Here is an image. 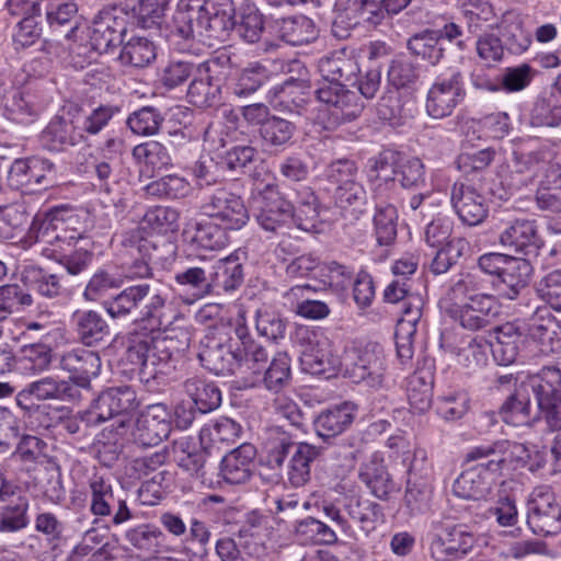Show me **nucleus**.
I'll use <instances>...</instances> for the list:
<instances>
[{"instance_id":"5fc2aeb1","label":"nucleus","mask_w":561,"mask_h":561,"mask_svg":"<svg viewBox=\"0 0 561 561\" xmlns=\"http://www.w3.org/2000/svg\"><path fill=\"white\" fill-rule=\"evenodd\" d=\"M30 501L20 495L14 502L0 507V534H15L30 525Z\"/></svg>"},{"instance_id":"13d9d810","label":"nucleus","mask_w":561,"mask_h":561,"mask_svg":"<svg viewBox=\"0 0 561 561\" xmlns=\"http://www.w3.org/2000/svg\"><path fill=\"white\" fill-rule=\"evenodd\" d=\"M172 0H137L131 8L134 23L141 28L159 27Z\"/></svg>"},{"instance_id":"dca6fc26","label":"nucleus","mask_w":561,"mask_h":561,"mask_svg":"<svg viewBox=\"0 0 561 561\" xmlns=\"http://www.w3.org/2000/svg\"><path fill=\"white\" fill-rule=\"evenodd\" d=\"M287 67L288 72L297 71L298 77H289L272 89L274 107L301 115L310 98V84L306 79L307 69L299 60L289 61Z\"/></svg>"},{"instance_id":"e433bc0d","label":"nucleus","mask_w":561,"mask_h":561,"mask_svg":"<svg viewBox=\"0 0 561 561\" xmlns=\"http://www.w3.org/2000/svg\"><path fill=\"white\" fill-rule=\"evenodd\" d=\"M1 104L3 115L16 124L30 125L38 118L39 110L35 96L24 88H11L5 91Z\"/></svg>"},{"instance_id":"7ed1b4c3","label":"nucleus","mask_w":561,"mask_h":561,"mask_svg":"<svg viewBox=\"0 0 561 561\" xmlns=\"http://www.w3.org/2000/svg\"><path fill=\"white\" fill-rule=\"evenodd\" d=\"M275 436L266 445V465L272 469H280L289 456L287 481L294 488H301L311 480V467L321 461L328 447L309 442L296 443L291 435L275 427Z\"/></svg>"},{"instance_id":"a211bd4d","label":"nucleus","mask_w":561,"mask_h":561,"mask_svg":"<svg viewBox=\"0 0 561 561\" xmlns=\"http://www.w3.org/2000/svg\"><path fill=\"white\" fill-rule=\"evenodd\" d=\"M171 433V413L163 403L148 405L136 419L131 436L141 447H153Z\"/></svg>"},{"instance_id":"9b49d317","label":"nucleus","mask_w":561,"mask_h":561,"mask_svg":"<svg viewBox=\"0 0 561 561\" xmlns=\"http://www.w3.org/2000/svg\"><path fill=\"white\" fill-rule=\"evenodd\" d=\"M201 209L203 214L219 220L226 229L239 230L249 221V211L241 196L224 185L204 192Z\"/></svg>"},{"instance_id":"9d476101","label":"nucleus","mask_w":561,"mask_h":561,"mask_svg":"<svg viewBox=\"0 0 561 561\" xmlns=\"http://www.w3.org/2000/svg\"><path fill=\"white\" fill-rule=\"evenodd\" d=\"M202 4L180 2L172 15L169 41L180 53H195V43L205 42Z\"/></svg>"},{"instance_id":"774afa93","label":"nucleus","mask_w":561,"mask_h":561,"mask_svg":"<svg viewBox=\"0 0 561 561\" xmlns=\"http://www.w3.org/2000/svg\"><path fill=\"white\" fill-rule=\"evenodd\" d=\"M25 279L33 290L46 298H57L66 291L61 276L42 267L27 270Z\"/></svg>"},{"instance_id":"72a5a7b5","label":"nucleus","mask_w":561,"mask_h":561,"mask_svg":"<svg viewBox=\"0 0 561 561\" xmlns=\"http://www.w3.org/2000/svg\"><path fill=\"white\" fill-rule=\"evenodd\" d=\"M126 289L129 294L135 316H137L139 308L144 306L141 319L157 321L158 324H161L167 295L161 290L160 286L151 283H140L126 287Z\"/></svg>"},{"instance_id":"a18cd8bd","label":"nucleus","mask_w":561,"mask_h":561,"mask_svg":"<svg viewBox=\"0 0 561 561\" xmlns=\"http://www.w3.org/2000/svg\"><path fill=\"white\" fill-rule=\"evenodd\" d=\"M68 209L65 206H57L47 210L38 211L28 228V237L36 242H50L49 238L60 233L64 229L65 214Z\"/></svg>"},{"instance_id":"20e7f679","label":"nucleus","mask_w":561,"mask_h":561,"mask_svg":"<svg viewBox=\"0 0 561 561\" xmlns=\"http://www.w3.org/2000/svg\"><path fill=\"white\" fill-rule=\"evenodd\" d=\"M138 407L136 391L130 386L112 387L102 391L91 408L80 414L87 426L113 421L107 427L115 438L123 437L130 428L128 414Z\"/></svg>"},{"instance_id":"bf43d9fd","label":"nucleus","mask_w":561,"mask_h":561,"mask_svg":"<svg viewBox=\"0 0 561 561\" xmlns=\"http://www.w3.org/2000/svg\"><path fill=\"white\" fill-rule=\"evenodd\" d=\"M78 5L72 0L49 3L46 8V21L55 32H62L65 37L70 38L78 24L76 22Z\"/></svg>"},{"instance_id":"de8ad7c7","label":"nucleus","mask_w":561,"mask_h":561,"mask_svg":"<svg viewBox=\"0 0 561 561\" xmlns=\"http://www.w3.org/2000/svg\"><path fill=\"white\" fill-rule=\"evenodd\" d=\"M493 481L470 467L454 481L453 493L463 500L479 501L490 494Z\"/></svg>"},{"instance_id":"2eb2a0df","label":"nucleus","mask_w":561,"mask_h":561,"mask_svg":"<svg viewBox=\"0 0 561 561\" xmlns=\"http://www.w3.org/2000/svg\"><path fill=\"white\" fill-rule=\"evenodd\" d=\"M7 182L11 188L26 192H33L35 186L48 188L57 182L56 167L39 157L15 159L8 171Z\"/></svg>"},{"instance_id":"ddd939ff","label":"nucleus","mask_w":561,"mask_h":561,"mask_svg":"<svg viewBox=\"0 0 561 561\" xmlns=\"http://www.w3.org/2000/svg\"><path fill=\"white\" fill-rule=\"evenodd\" d=\"M527 525L539 536L561 531V506L549 486L541 485L531 492L527 502Z\"/></svg>"},{"instance_id":"3c124183","label":"nucleus","mask_w":561,"mask_h":561,"mask_svg":"<svg viewBox=\"0 0 561 561\" xmlns=\"http://www.w3.org/2000/svg\"><path fill=\"white\" fill-rule=\"evenodd\" d=\"M529 123L534 127H557L561 125V95L550 88L540 95L530 111Z\"/></svg>"},{"instance_id":"e2e57ef3","label":"nucleus","mask_w":561,"mask_h":561,"mask_svg":"<svg viewBox=\"0 0 561 561\" xmlns=\"http://www.w3.org/2000/svg\"><path fill=\"white\" fill-rule=\"evenodd\" d=\"M350 13L356 18V23L366 30H376L389 24L381 0H352Z\"/></svg>"},{"instance_id":"5701e85b","label":"nucleus","mask_w":561,"mask_h":561,"mask_svg":"<svg viewBox=\"0 0 561 561\" xmlns=\"http://www.w3.org/2000/svg\"><path fill=\"white\" fill-rule=\"evenodd\" d=\"M130 262L126 263V277L129 279L150 278L152 276L151 261L154 259L157 244L145 238L138 230L128 232L122 241Z\"/></svg>"},{"instance_id":"4468645a","label":"nucleus","mask_w":561,"mask_h":561,"mask_svg":"<svg viewBox=\"0 0 561 561\" xmlns=\"http://www.w3.org/2000/svg\"><path fill=\"white\" fill-rule=\"evenodd\" d=\"M466 89L463 75L460 70H451L448 75L438 76L431 85L425 108L433 118H445L465 100Z\"/></svg>"},{"instance_id":"412c9836","label":"nucleus","mask_w":561,"mask_h":561,"mask_svg":"<svg viewBox=\"0 0 561 561\" xmlns=\"http://www.w3.org/2000/svg\"><path fill=\"white\" fill-rule=\"evenodd\" d=\"M356 416V405L345 401L320 411L312 421L316 435L330 448L334 439L347 431Z\"/></svg>"},{"instance_id":"2f4dec72","label":"nucleus","mask_w":561,"mask_h":561,"mask_svg":"<svg viewBox=\"0 0 561 561\" xmlns=\"http://www.w3.org/2000/svg\"><path fill=\"white\" fill-rule=\"evenodd\" d=\"M206 39L224 42L233 31L236 9L231 0H205L203 2Z\"/></svg>"},{"instance_id":"4be33fe9","label":"nucleus","mask_w":561,"mask_h":561,"mask_svg":"<svg viewBox=\"0 0 561 561\" xmlns=\"http://www.w3.org/2000/svg\"><path fill=\"white\" fill-rule=\"evenodd\" d=\"M267 27L274 36L293 46L309 44L318 37L313 21L302 14L288 16L270 14Z\"/></svg>"},{"instance_id":"f3484780","label":"nucleus","mask_w":561,"mask_h":561,"mask_svg":"<svg viewBox=\"0 0 561 561\" xmlns=\"http://www.w3.org/2000/svg\"><path fill=\"white\" fill-rule=\"evenodd\" d=\"M253 203L256 221L266 231L276 232L293 217L291 203L285 199L273 184H266L254 196Z\"/></svg>"},{"instance_id":"338daca9","label":"nucleus","mask_w":561,"mask_h":561,"mask_svg":"<svg viewBox=\"0 0 561 561\" xmlns=\"http://www.w3.org/2000/svg\"><path fill=\"white\" fill-rule=\"evenodd\" d=\"M126 540L136 549L154 554L161 551L167 540L165 535L151 525H139L126 531Z\"/></svg>"},{"instance_id":"b1692460","label":"nucleus","mask_w":561,"mask_h":561,"mask_svg":"<svg viewBox=\"0 0 561 561\" xmlns=\"http://www.w3.org/2000/svg\"><path fill=\"white\" fill-rule=\"evenodd\" d=\"M495 342L490 346L499 364H513L527 341V328L519 321L506 322L492 329Z\"/></svg>"},{"instance_id":"7c9ffc66","label":"nucleus","mask_w":561,"mask_h":561,"mask_svg":"<svg viewBox=\"0 0 561 561\" xmlns=\"http://www.w3.org/2000/svg\"><path fill=\"white\" fill-rule=\"evenodd\" d=\"M271 77L267 67L259 61L236 70L230 78L226 75L225 89L228 100L245 99L262 88Z\"/></svg>"},{"instance_id":"052dcab7","label":"nucleus","mask_w":561,"mask_h":561,"mask_svg":"<svg viewBox=\"0 0 561 561\" xmlns=\"http://www.w3.org/2000/svg\"><path fill=\"white\" fill-rule=\"evenodd\" d=\"M242 434V426L237 421L220 416L206 423L199 431L202 444L209 443H236Z\"/></svg>"},{"instance_id":"393cba45","label":"nucleus","mask_w":561,"mask_h":561,"mask_svg":"<svg viewBox=\"0 0 561 561\" xmlns=\"http://www.w3.org/2000/svg\"><path fill=\"white\" fill-rule=\"evenodd\" d=\"M450 201L455 213L463 225L474 227L482 224L489 214L485 198L478 191L463 183L451 187Z\"/></svg>"},{"instance_id":"603ef678","label":"nucleus","mask_w":561,"mask_h":561,"mask_svg":"<svg viewBox=\"0 0 561 561\" xmlns=\"http://www.w3.org/2000/svg\"><path fill=\"white\" fill-rule=\"evenodd\" d=\"M233 30L247 43L259 42L264 31V20L257 7L253 3H243L236 11Z\"/></svg>"},{"instance_id":"864d4df0","label":"nucleus","mask_w":561,"mask_h":561,"mask_svg":"<svg viewBox=\"0 0 561 561\" xmlns=\"http://www.w3.org/2000/svg\"><path fill=\"white\" fill-rule=\"evenodd\" d=\"M172 454L180 468L191 476L204 477V467L207 460V453L204 448L187 439H181L173 443Z\"/></svg>"},{"instance_id":"49530a36","label":"nucleus","mask_w":561,"mask_h":561,"mask_svg":"<svg viewBox=\"0 0 561 561\" xmlns=\"http://www.w3.org/2000/svg\"><path fill=\"white\" fill-rule=\"evenodd\" d=\"M30 392L37 400L77 401L81 399V391L70 381L45 377L31 382Z\"/></svg>"},{"instance_id":"f8f14e48","label":"nucleus","mask_w":561,"mask_h":561,"mask_svg":"<svg viewBox=\"0 0 561 561\" xmlns=\"http://www.w3.org/2000/svg\"><path fill=\"white\" fill-rule=\"evenodd\" d=\"M219 58L199 62L197 73L187 88V100L201 108L216 107L228 100L225 89L226 73L218 71Z\"/></svg>"},{"instance_id":"58836bf2","label":"nucleus","mask_w":561,"mask_h":561,"mask_svg":"<svg viewBox=\"0 0 561 561\" xmlns=\"http://www.w3.org/2000/svg\"><path fill=\"white\" fill-rule=\"evenodd\" d=\"M182 387L199 414L213 412L221 404V390L216 382L203 376L194 375L187 377L183 381Z\"/></svg>"},{"instance_id":"79ce46f5","label":"nucleus","mask_w":561,"mask_h":561,"mask_svg":"<svg viewBox=\"0 0 561 561\" xmlns=\"http://www.w3.org/2000/svg\"><path fill=\"white\" fill-rule=\"evenodd\" d=\"M344 511L368 535L385 519L383 508L369 499L352 495L345 499Z\"/></svg>"},{"instance_id":"a878e982","label":"nucleus","mask_w":561,"mask_h":561,"mask_svg":"<svg viewBox=\"0 0 561 561\" xmlns=\"http://www.w3.org/2000/svg\"><path fill=\"white\" fill-rule=\"evenodd\" d=\"M531 274L529 259L511 256L500 276L491 280V288L500 297L514 300L527 288Z\"/></svg>"},{"instance_id":"69168bd1","label":"nucleus","mask_w":561,"mask_h":561,"mask_svg":"<svg viewBox=\"0 0 561 561\" xmlns=\"http://www.w3.org/2000/svg\"><path fill=\"white\" fill-rule=\"evenodd\" d=\"M144 190L150 197L176 199L187 196L191 185L183 176L169 174L148 183Z\"/></svg>"},{"instance_id":"39448f33","label":"nucleus","mask_w":561,"mask_h":561,"mask_svg":"<svg viewBox=\"0 0 561 561\" xmlns=\"http://www.w3.org/2000/svg\"><path fill=\"white\" fill-rule=\"evenodd\" d=\"M234 325L220 324L199 343L197 358L201 365L219 376L241 374V353Z\"/></svg>"},{"instance_id":"09e8293b","label":"nucleus","mask_w":561,"mask_h":561,"mask_svg":"<svg viewBox=\"0 0 561 561\" xmlns=\"http://www.w3.org/2000/svg\"><path fill=\"white\" fill-rule=\"evenodd\" d=\"M209 259L202 257L194 266L175 274L179 285L188 287L196 299L213 295Z\"/></svg>"},{"instance_id":"cd10ccee","label":"nucleus","mask_w":561,"mask_h":561,"mask_svg":"<svg viewBox=\"0 0 561 561\" xmlns=\"http://www.w3.org/2000/svg\"><path fill=\"white\" fill-rule=\"evenodd\" d=\"M499 302L494 295L474 296L455 310V319L463 329L484 330L493 324L499 316Z\"/></svg>"},{"instance_id":"a19ab883","label":"nucleus","mask_w":561,"mask_h":561,"mask_svg":"<svg viewBox=\"0 0 561 561\" xmlns=\"http://www.w3.org/2000/svg\"><path fill=\"white\" fill-rule=\"evenodd\" d=\"M71 325L77 337L87 346L95 345L110 334L106 321L94 310L75 311Z\"/></svg>"},{"instance_id":"6ab92c4d","label":"nucleus","mask_w":561,"mask_h":561,"mask_svg":"<svg viewBox=\"0 0 561 561\" xmlns=\"http://www.w3.org/2000/svg\"><path fill=\"white\" fill-rule=\"evenodd\" d=\"M91 492L90 511L94 516H112V524L117 526L131 518L126 500L115 494L112 484L103 477L94 474L89 482Z\"/></svg>"},{"instance_id":"37998d69","label":"nucleus","mask_w":561,"mask_h":561,"mask_svg":"<svg viewBox=\"0 0 561 561\" xmlns=\"http://www.w3.org/2000/svg\"><path fill=\"white\" fill-rule=\"evenodd\" d=\"M442 33L426 28L412 35L407 42L409 53L431 66H436L443 59L445 48L442 43Z\"/></svg>"},{"instance_id":"bb28decb","label":"nucleus","mask_w":561,"mask_h":561,"mask_svg":"<svg viewBox=\"0 0 561 561\" xmlns=\"http://www.w3.org/2000/svg\"><path fill=\"white\" fill-rule=\"evenodd\" d=\"M60 368L70 374L69 380L81 391L88 390L91 377L98 376L101 369L100 356L90 350L77 348L65 353L60 358Z\"/></svg>"},{"instance_id":"423d86ee","label":"nucleus","mask_w":561,"mask_h":561,"mask_svg":"<svg viewBox=\"0 0 561 561\" xmlns=\"http://www.w3.org/2000/svg\"><path fill=\"white\" fill-rule=\"evenodd\" d=\"M534 396L540 417L551 432L561 430V368L557 365L543 366L523 380Z\"/></svg>"},{"instance_id":"680f3d73","label":"nucleus","mask_w":561,"mask_h":561,"mask_svg":"<svg viewBox=\"0 0 561 561\" xmlns=\"http://www.w3.org/2000/svg\"><path fill=\"white\" fill-rule=\"evenodd\" d=\"M295 131L296 126L291 122L277 116H271V118L260 127L263 146L274 150H283L290 144Z\"/></svg>"},{"instance_id":"0e129e2a","label":"nucleus","mask_w":561,"mask_h":561,"mask_svg":"<svg viewBox=\"0 0 561 561\" xmlns=\"http://www.w3.org/2000/svg\"><path fill=\"white\" fill-rule=\"evenodd\" d=\"M260 380V378H257ZM291 380L290 358L287 353L278 352L272 358L261 378L265 389L279 393Z\"/></svg>"},{"instance_id":"f257e3e1","label":"nucleus","mask_w":561,"mask_h":561,"mask_svg":"<svg viewBox=\"0 0 561 561\" xmlns=\"http://www.w3.org/2000/svg\"><path fill=\"white\" fill-rule=\"evenodd\" d=\"M191 339L190 329L183 327H170L163 332L136 330L127 336L119 365L124 373L137 375L142 382L170 375L188 350Z\"/></svg>"},{"instance_id":"c85d7f7f","label":"nucleus","mask_w":561,"mask_h":561,"mask_svg":"<svg viewBox=\"0 0 561 561\" xmlns=\"http://www.w3.org/2000/svg\"><path fill=\"white\" fill-rule=\"evenodd\" d=\"M41 144L50 151H65L85 141L80 125L72 117L56 115L41 133Z\"/></svg>"},{"instance_id":"f03ea898","label":"nucleus","mask_w":561,"mask_h":561,"mask_svg":"<svg viewBox=\"0 0 561 561\" xmlns=\"http://www.w3.org/2000/svg\"><path fill=\"white\" fill-rule=\"evenodd\" d=\"M318 70L324 82L314 93L320 102L330 106L332 127L356 119L364 110V103L355 91L346 87H354L357 82L360 71L357 60L343 50L334 51L319 59Z\"/></svg>"},{"instance_id":"aec40b11","label":"nucleus","mask_w":561,"mask_h":561,"mask_svg":"<svg viewBox=\"0 0 561 561\" xmlns=\"http://www.w3.org/2000/svg\"><path fill=\"white\" fill-rule=\"evenodd\" d=\"M499 243L501 247L529 259L538 255L543 240L535 220L515 219L500 232Z\"/></svg>"},{"instance_id":"473e14b6","label":"nucleus","mask_w":561,"mask_h":561,"mask_svg":"<svg viewBox=\"0 0 561 561\" xmlns=\"http://www.w3.org/2000/svg\"><path fill=\"white\" fill-rule=\"evenodd\" d=\"M256 448L249 443L229 451L220 462V476L230 484L247 483L255 468Z\"/></svg>"},{"instance_id":"4d7b16f0","label":"nucleus","mask_w":561,"mask_h":561,"mask_svg":"<svg viewBox=\"0 0 561 561\" xmlns=\"http://www.w3.org/2000/svg\"><path fill=\"white\" fill-rule=\"evenodd\" d=\"M333 198L335 206L343 211L345 217L350 214L351 217L357 219L367 202V193L364 185L356 180L346 185L336 186Z\"/></svg>"},{"instance_id":"4c0bfd02","label":"nucleus","mask_w":561,"mask_h":561,"mask_svg":"<svg viewBox=\"0 0 561 561\" xmlns=\"http://www.w3.org/2000/svg\"><path fill=\"white\" fill-rule=\"evenodd\" d=\"M506 442H494L490 445L473 447L466 456L467 462H477L470 468L480 471V474L489 477L493 482L501 474L507 458L504 456Z\"/></svg>"},{"instance_id":"c756f323","label":"nucleus","mask_w":561,"mask_h":561,"mask_svg":"<svg viewBox=\"0 0 561 561\" xmlns=\"http://www.w3.org/2000/svg\"><path fill=\"white\" fill-rule=\"evenodd\" d=\"M126 26L123 19H117L111 10H101L93 19L90 43L99 54H106L123 44Z\"/></svg>"},{"instance_id":"1a4fd4ad","label":"nucleus","mask_w":561,"mask_h":561,"mask_svg":"<svg viewBox=\"0 0 561 561\" xmlns=\"http://www.w3.org/2000/svg\"><path fill=\"white\" fill-rule=\"evenodd\" d=\"M302 347L300 364L304 371L311 375H334L340 359L333 354L332 343L322 330L299 329L297 332Z\"/></svg>"},{"instance_id":"0eeeda50","label":"nucleus","mask_w":561,"mask_h":561,"mask_svg":"<svg viewBox=\"0 0 561 561\" xmlns=\"http://www.w3.org/2000/svg\"><path fill=\"white\" fill-rule=\"evenodd\" d=\"M345 376L354 383H364L371 389H381L386 381V356L378 344L369 343L351 347L344 356Z\"/></svg>"},{"instance_id":"8fccbe9b","label":"nucleus","mask_w":561,"mask_h":561,"mask_svg":"<svg viewBox=\"0 0 561 561\" xmlns=\"http://www.w3.org/2000/svg\"><path fill=\"white\" fill-rule=\"evenodd\" d=\"M234 335L239 337L240 357H241V371L245 366L248 369H253L254 374H261L262 368L268 359L266 348L256 343L249 334L248 328L243 323L234 324Z\"/></svg>"},{"instance_id":"f704fd0d","label":"nucleus","mask_w":561,"mask_h":561,"mask_svg":"<svg viewBox=\"0 0 561 561\" xmlns=\"http://www.w3.org/2000/svg\"><path fill=\"white\" fill-rule=\"evenodd\" d=\"M213 295L237 290L244 280L243 264L239 252L225 259H209Z\"/></svg>"},{"instance_id":"ea45409f","label":"nucleus","mask_w":561,"mask_h":561,"mask_svg":"<svg viewBox=\"0 0 561 561\" xmlns=\"http://www.w3.org/2000/svg\"><path fill=\"white\" fill-rule=\"evenodd\" d=\"M545 152L515 151L511 168V181L508 183L515 190H520L534 183L535 179L546 167Z\"/></svg>"},{"instance_id":"6e6552de","label":"nucleus","mask_w":561,"mask_h":561,"mask_svg":"<svg viewBox=\"0 0 561 561\" xmlns=\"http://www.w3.org/2000/svg\"><path fill=\"white\" fill-rule=\"evenodd\" d=\"M431 556L436 561H451L468 554L477 542L476 535L468 526L455 524L450 518L433 522Z\"/></svg>"},{"instance_id":"c9c22d12","label":"nucleus","mask_w":561,"mask_h":561,"mask_svg":"<svg viewBox=\"0 0 561 561\" xmlns=\"http://www.w3.org/2000/svg\"><path fill=\"white\" fill-rule=\"evenodd\" d=\"M499 415L503 422L514 426H531L541 419L539 411L533 413L530 393L523 381L506 397L499 409Z\"/></svg>"},{"instance_id":"c03bdc74","label":"nucleus","mask_w":561,"mask_h":561,"mask_svg":"<svg viewBox=\"0 0 561 561\" xmlns=\"http://www.w3.org/2000/svg\"><path fill=\"white\" fill-rule=\"evenodd\" d=\"M358 477L379 500H387L389 494L396 490L393 480L377 457H373L360 466Z\"/></svg>"},{"instance_id":"6e6d98bb","label":"nucleus","mask_w":561,"mask_h":561,"mask_svg":"<svg viewBox=\"0 0 561 561\" xmlns=\"http://www.w3.org/2000/svg\"><path fill=\"white\" fill-rule=\"evenodd\" d=\"M157 57V48L147 37L134 36L122 47L119 60L123 65L135 68L149 66Z\"/></svg>"}]
</instances>
